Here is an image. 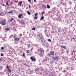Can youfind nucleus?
Segmentation results:
<instances>
[{
	"label": "nucleus",
	"mask_w": 76,
	"mask_h": 76,
	"mask_svg": "<svg viewBox=\"0 0 76 76\" xmlns=\"http://www.w3.org/2000/svg\"><path fill=\"white\" fill-rule=\"evenodd\" d=\"M58 32H60V30H58Z\"/></svg>",
	"instance_id": "33"
},
{
	"label": "nucleus",
	"mask_w": 76,
	"mask_h": 76,
	"mask_svg": "<svg viewBox=\"0 0 76 76\" xmlns=\"http://www.w3.org/2000/svg\"><path fill=\"white\" fill-rule=\"evenodd\" d=\"M72 39H75V38H74V37H73V38H72Z\"/></svg>",
	"instance_id": "37"
},
{
	"label": "nucleus",
	"mask_w": 76,
	"mask_h": 76,
	"mask_svg": "<svg viewBox=\"0 0 76 76\" xmlns=\"http://www.w3.org/2000/svg\"><path fill=\"white\" fill-rule=\"evenodd\" d=\"M27 13H28V15H31V13H30V12L29 11H27Z\"/></svg>",
	"instance_id": "20"
},
{
	"label": "nucleus",
	"mask_w": 76,
	"mask_h": 76,
	"mask_svg": "<svg viewBox=\"0 0 76 76\" xmlns=\"http://www.w3.org/2000/svg\"><path fill=\"white\" fill-rule=\"evenodd\" d=\"M26 52L27 54H28L30 52V51L29 50H26Z\"/></svg>",
	"instance_id": "13"
},
{
	"label": "nucleus",
	"mask_w": 76,
	"mask_h": 76,
	"mask_svg": "<svg viewBox=\"0 0 76 76\" xmlns=\"http://www.w3.org/2000/svg\"><path fill=\"white\" fill-rule=\"evenodd\" d=\"M2 58H0V61H1L2 60Z\"/></svg>",
	"instance_id": "30"
},
{
	"label": "nucleus",
	"mask_w": 76,
	"mask_h": 76,
	"mask_svg": "<svg viewBox=\"0 0 76 76\" xmlns=\"http://www.w3.org/2000/svg\"><path fill=\"white\" fill-rule=\"evenodd\" d=\"M61 47H62V48H64V49H65V50H66V46H65L61 45Z\"/></svg>",
	"instance_id": "11"
},
{
	"label": "nucleus",
	"mask_w": 76,
	"mask_h": 76,
	"mask_svg": "<svg viewBox=\"0 0 76 76\" xmlns=\"http://www.w3.org/2000/svg\"><path fill=\"white\" fill-rule=\"evenodd\" d=\"M32 29L33 31H35V28L34 27H33L32 28Z\"/></svg>",
	"instance_id": "23"
},
{
	"label": "nucleus",
	"mask_w": 76,
	"mask_h": 76,
	"mask_svg": "<svg viewBox=\"0 0 76 76\" xmlns=\"http://www.w3.org/2000/svg\"><path fill=\"white\" fill-rule=\"evenodd\" d=\"M30 59L32 61H36V58L35 57H33V56L30 57Z\"/></svg>",
	"instance_id": "4"
},
{
	"label": "nucleus",
	"mask_w": 76,
	"mask_h": 76,
	"mask_svg": "<svg viewBox=\"0 0 76 76\" xmlns=\"http://www.w3.org/2000/svg\"><path fill=\"white\" fill-rule=\"evenodd\" d=\"M0 16H1V14L0 13Z\"/></svg>",
	"instance_id": "39"
},
{
	"label": "nucleus",
	"mask_w": 76,
	"mask_h": 76,
	"mask_svg": "<svg viewBox=\"0 0 76 76\" xmlns=\"http://www.w3.org/2000/svg\"><path fill=\"white\" fill-rule=\"evenodd\" d=\"M6 4L7 6H10V5H9V3L8 2H6Z\"/></svg>",
	"instance_id": "21"
},
{
	"label": "nucleus",
	"mask_w": 76,
	"mask_h": 76,
	"mask_svg": "<svg viewBox=\"0 0 76 76\" xmlns=\"http://www.w3.org/2000/svg\"><path fill=\"white\" fill-rule=\"evenodd\" d=\"M39 52H40V53H42V49L41 48L39 49L38 50Z\"/></svg>",
	"instance_id": "9"
},
{
	"label": "nucleus",
	"mask_w": 76,
	"mask_h": 76,
	"mask_svg": "<svg viewBox=\"0 0 76 76\" xmlns=\"http://www.w3.org/2000/svg\"><path fill=\"white\" fill-rule=\"evenodd\" d=\"M13 13V12L12 11L9 12H8V13Z\"/></svg>",
	"instance_id": "28"
},
{
	"label": "nucleus",
	"mask_w": 76,
	"mask_h": 76,
	"mask_svg": "<svg viewBox=\"0 0 76 76\" xmlns=\"http://www.w3.org/2000/svg\"><path fill=\"white\" fill-rule=\"evenodd\" d=\"M34 19H36V20L37 19H38V17L37 16H35L34 17Z\"/></svg>",
	"instance_id": "14"
},
{
	"label": "nucleus",
	"mask_w": 76,
	"mask_h": 76,
	"mask_svg": "<svg viewBox=\"0 0 76 76\" xmlns=\"http://www.w3.org/2000/svg\"><path fill=\"white\" fill-rule=\"evenodd\" d=\"M28 1L29 2H30V1H31V0H28Z\"/></svg>",
	"instance_id": "36"
},
{
	"label": "nucleus",
	"mask_w": 76,
	"mask_h": 76,
	"mask_svg": "<svg viewBox=\"0 0 76 76\" xmlns=\"http://www.w3.org/2000/svg\"><path fill=\"white\" fill-rule=\"evenodd\" d=\"M3 68V67L2 66H0V71Z\"/></svg>",
	"instance_id": "12"
},
{
	"label": "nucleus",
	"mask_w": 76,
	"mask_h": 76,
	"mask_svg": "<svg viewBox=\"0 0 76 76\" xmlns=\"http://www.w3.org/2000/svg\"><path fill=\"white\" fill-rule=\"evenodd\" d=\"M1 48L2 50H3V48H3V47H1Z\"/></svg>",
	"instance_id": "31"
},
{
	"label": "nucleus",
	"mask_w": 76,
	"mask_h": 76,
	"mask_svg": "<svg viewBox=\"0 0 76 76\" xmlns=\"http://www.w3.org/2000/svg\"><path fill=\"white\" fill-rule=\"evenodd\" d=\"M59 58L58 57H53L52 58V63H54L55 61L56 60H58Z\"/></svg>",
	"instance_id": "2"
},
{
	"label": "nucleus",
	"mask_w": 76,
	"mask_h": 76,
	"mask_svg": "<svg viewBox=\"0 0 76 76\" xmlns=\"http://www.w3.org/2000/svg\"><path fill=\"white\" fill-rule=\"evenodd\" d=\"M18 5L19 6H20L22 5V1H20L18 3Z\"/></svg>",
	"instance_id": "10"
},
{
	"label": "nucleus",
	"mask_w": 76,
	"mask_h": 76,
	"mask_svg": "<svg viewBox=\"0 0 76 76\" xmlns=\"http://www.w3.org/2000/svg\"><path fill=\"white\" fill-rule=\"evenodd\" d=\"M13 38H14V40L16 41H19V38L18 37H14Z\"/></svg>",
	"instance_id": "5"
},
{
	"label": "nucleus",
	"mask_w": 76,
	"mask_h": 76,
	"mask_svg": "<svg viewBox=\"0 0 76 76\" xmlns=\"http://www.w3.org/2000/svg\"><path fill=\"white\" fill-rule=\"evenodd\" d=\"M47 7L48 9H50V6L48 5V4L47 5Z\"/></svg>",
	"instance_id": "18"
},
{
	"label": "nucleus",
	"mask_w": 76,
	"mask_h": 76,
	"mask_svg": "<svg viewBox=\"0 0 76 76\" xmlns=\"http://www.w3.org/2000/svg\"><path fill=\"white\" fill-rule=\"evenodd\" d=\"M29 8H31V6H30V5H29Z\"/></svg>",
	"instance_id": "34"
},
{
	"label": "nucleus",
	"mask_w": 76,
	"mask_h": 76,
	"mask_svg": "<svg viewBox=\"0 0 76 76\" xmlns=\"http://www.w3.org/2000/svg\"><path fill=\"white\" fill-rule=\"evenodd\" d=\"M44 14V12H43L42 13V16H43V14Z\"/></svg>",
	"instance_id": "27"
},
{
	"label": "nucleus",
	"mask_w": 76,
	"mask_h": 76,
	"mask_svg": "<svg viewBox=\"0 0 76 76\" xmlns=\"http://www.w3.org/2000/svg\"><path fill=\"white\" fill-rule=\"evenodd\" d=\"M51 55H53V56H54V52L53 51H50V53L49 54V56H50Z\"/></svg>",
	"instance_id": "6"
},
{
	"label": "nucleus",
	"mask_w": 76,
	"mask_h": 76,
	"mask_svg": "<svg viewBox=\"0 0 76 76\" xmlns=\"http://www.w3.org/2000/svg\"><path fill=\"white\" fill-rule=\"evenodd\" d=\"M13 35H11L10 37V38H12V37H13Z\"/></svg>",
	"instance_id": "24"
},
{
	"label": "nucleus",
	"mask_w": 76,
	"mask_h": 76,
	"mask_svg": "<svg viewBox=\"0 0 76 76\" xmlns=\"http://www.w3.org/2000/svg\"><path fill=\"white\" fill-rule=\"evenodd\" d=\"M27 47L28 48H30L31 47V45L30 44H28L27 45Z\"/></svg>",
	"instance_id": "15"
},
{
	"label": "nucleus",
	"mask_w": 76,
	"mask_h": 76,
	"mask_svg": "<svg viewBox=\"0 0 76 76\" xmlns=\"http://www.w3.org/2000/svg\"><path fill=\"white\" fill-rule=\"evenodd\" d=\"M22 16H23V15L21 14H20L18 15V18H19V19H20L21 18V17H22Z\"/></svg>",
	"instance_id": "8"
},
{
	"label": "nucleus",
	"mask_w": 76,
	"mask_h": 76,
	"mask_svg": "<svg viewBox=\"0 0 76 76\" xmlns=\"http://www.w3.org/2000/svg\"><path fill=\"white\" fill-rule=\"evenodd\" d=\"M5 30L6 31H9V28H5Z\"/></svg>",
	"instance_id": "17"
},
{
	"label": "nucleus",
	"mask_w": 76,
	"mask_h": 76,
	"mask_svg": "<svg viewBox=\"0 0 76 76\" xmlns=\"http://www.w3.org/2000/svg\"><path fill=\"white\" fill-rule=\"evenodd\" d=\"M34 2H36V0H34Z\"/></svg>",
	"instance_id": "35"
},
{
	"label": "nucleus",
	"mask_w": 76,
	"mask_h": 76,
	"mask_svg": "<svg viewBox=\"0 0 76 76\" xmlns=\"http://www.w3.org/2000/svg\"><path fill=\"white\" fill-rule=\"evenodd\" d=\"M75 52H76L75 51L74 52V53H75Z\"/></svg>",
	"instance_id": "42"
},
{
	"label": "nucleus",
	"mask_w": 76,
	"mask_h": 76,
	"mask_svg": "<svg viewBox=\"0 0 76 76\" xmlns=\"http://www.w3.org/2000/svg\"><path fill=\"white\" fill-rule=\"evenodd\" d=\"M44 16H42L41 18V20H42L44 19Z\"/></svg>",
	"instance_id": "16"
},
{
	"label": "nucleus",
	"mask_w": 76,
	"mask_h": 76,
	"mask_svg": "<svg viewBox=\"0 0 76 76\" xmlns=\"http://www.w3.org/2000/svg\"><path fill=\"white\" fill-rule=\"evenodd\" d=\"M23 57H25V55L24 53H23Z\"/></svg>",
	"instance_id": "26"
},
{
	"label": "nucleus",
	"mask_w": 76,
	"mask_h": 76,
	"mask_svg": "<svg viewBox=\"0 0 76 76\" xmlns=\"http://www.w3.org/2000/svg\"><path fill=\"white\" fill-rule=\"evenodd\" d=\"M0 23L2 25H6V20H0Z\"/></svg>",
	"instance_id": "3"
},
{
	"label": "nucleus",
	"mask_w": 76,
	"mask_h": 76,
	"mask_svg": "<svg viewBox=\"0 0 76 76\" xmlns=\"http://www.w3.org/2000/svg\"><path fill=\"white\" fill-rule=\"evenodd\" d=\"M44 7L46 8H47V7H46V5H45L44 6Z\"/></svg>",
	"instance_id": "32"
},
{
	"label": "nucleus",
	"mask_w": 76,
	"mask_h": 76,
	"mask_svg": "<svg viewBox=\"0 0 76 76\" xmlns=\"http://www.w3.org/2000/svg\"><path fill=\"white\" fill-rule=\"evenodd\" d=\"M48 41H49V42H51V39H48Z\"/></svg>",
	"instance_id": "25"
},
{
	"label": "nucleus",
	"mask_w": 76,
	"mask_h": 76,
	"mask_svg": "<svg viewBox=\"0 0 76 76\" xmlns=\"http://www.w3.org/2000/svg\"><path fill=\"white\" fill-rule=\"evenodd\" d=\"M24 65H25V66H26V64H24Z\"/></svg>",
	"instance_id": "41"
},
{
	"label": "nucleus",
	"mask_w": 76,
	"mask_h": 76,
	"mask_svg": "<svg viewBox=\"0 0 76 76\" xmlns=\"http://www.w3.org/2000/svg\"><path fill=\"white\" fill-rule=\"evenodd\" d=\"M45 6V5H44L43 4V5H42V6Z\"/></svg>",
	"instance_id": "38"
},
{
	"label": "nucleus",
	"mask_w": 76,
	"mask_h": 76,
	"mask_svg": "<svg viewBox=\"0 0 76 76\" xmlns=\"http://www.w3.org/2000/svg\"><path fill=\"white\" fill-rule=\"evenodd\" d=\"M15 3H17V2H16V1H15Z\"/></svg>",
	"instance_id": "40"
},
{
	"label": "nucleus",
	"mask_w": 76,
	"mask_h": 76,
	"mask_svg": "<svg viewBox=\"0 0 76 76\" xmlns=\"http://www.w3.org/2000/svg\"><path fill=\"white\" fill-rule=\"evenodd\" d=\"M6 67L7 69H8V72H10V73H11V71L10 70V69H9V66L8 65H7L6 66Z\"/></svg>",
	"instance_id": "7"
},
{
	"label": "nucleus",
	"mask_w": 76,
	"mask_h": 76,
	"mask_svg": "<svg viewBox=\"0 0 76 76\" xmlns=\"http://www.w3.org/2000/svg\"><path fill=\"white\" fill-rule=\"evenodd\" d=\"M37 41H38V42H39V41H40V40L41 39H44V37L43 36H42V34H41V36H40V35L39 34H38L37 35Z\"/></svg>",
	"instance_id": "1"
},
{
	"label": "nucleus",
	"mask_w": 76,
	"mask_h": 76,
	"mask_svg": "<svg viewBox=\"0 0 76 76\" xmlns=\"http://www.w3.org/2000/svg\"><path fill=\"white\" fill-rule=\"evenodd\" d=\"M13 20V18H11V20H10V22H12V20Z\"/></svg>",
	"instance_id": "22"
},
{
	"label": "nucleus",
	"mask_w": 76,
	"mask_h": 76,
	"mask_svg": "<svg viewBox=\"0 0 76 76\" xmlns=\"http://www.w3.org/2000/svg\"><path fill=\"white\" fill-rule=\"evenodd\" d=\"M38 15V13H36L34 14V15L35 16H37Z\"/></svg>",
	"instance_id": "19"
},
{
	"label": "nucleus",
	"mask_w": 76,
	"mask_h": 76,
	"mask_svg": "<svg viewBox=\"0 0 76 76\" xmlns=\"http://www.w3.org/2000/svg\"><path fill=\"white\" fill-rule=\"evenodd\" d=\"M4 55L3 53H1V56H3Z\"/></svg>",
	"instance_id": "29"
}]
</instances>
